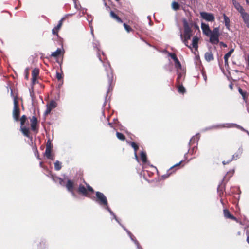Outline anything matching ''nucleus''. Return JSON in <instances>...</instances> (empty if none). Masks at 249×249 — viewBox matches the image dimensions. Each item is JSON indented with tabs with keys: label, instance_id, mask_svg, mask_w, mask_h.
<instances>
[{
	"label": "nucleus",
	"instance_id": "7",
	"mask_svg": "<svg viewBox=\"0 0 249 249\" xmlns=\"http://www.w3.org/2000/svg\"><path fill=\"white\" fill-rule=\"evenodd\" d=\"M200 18L207 22H212L215 20V17L213 14L206 12H200Z\"/></svg>",
	"mask_w": 249,
	"mask_h": 249
},
{
	"label": "nucleus",
	"instance_id": "9",
	"mask_svg": "<svg viewBox=\"0 0 249 249\" xmlns=\"http://www.w3.org/2000/svg\"><path fill=\"white\" fill-rule=\"evenodd\" d=\"M242 151H243L242 148L241 147H240L238 149V151L235 153V154L232 155L231 159L228 160L227 161H223L222 163L224 165H225L226 164H228L229 163L231 162L232 160H236L237 159H239L242 153Z\"/></svg>",
	"mask_w": 249,
	"mask_h": 249
},
{
	"label": "nucleus",
	"instance_id": "8",
	"mask_svg": "<svg viewBox=\"0 0 249 249\" xmlns=\"http://www.w3.org/2000/svg\"><path fill=\"white\" fill-rule=\"evenodd\" d=\"M20 114L19 109L18 107V102L16 98L14 100V109L13 111V116L15 120L17 121L19 120Z\"/></svg>",
	"mask_w": 249,
	"mask_h": 249
},
{
	"label": "nucleus",
	"instance_id": "56",
	"mask_svg": "<svg viewBox=\"0 0 249 249\" xmlns=\"http://www.w3.org/2000/svg\"><path fill=\"white\" fill-rule=\"evenodd\" d=\"M73 15H74L73 13L68 14H66L64 17H65V18H68L69 16H72Z\"/></svg>",
	"mask_w": 249,
	"mask_h": 249
},
{
	"label": "nucleus",
	"instance_id": "43",
	"mask_svg": "<svg viewBox=\"0 0 249 249\" xmlns=\"http://www.w3.org/2000/svg\"><path fill=\"white\" fill-rule=\"evenodd\" d=\"M88 21L89 22V27H90V29H91V33L92 36H94L93 27L92 26V23H91V22L92 21V19H91V20H90L89 19H88Z\"/></svg>",
	"mask_w": 249,
	"mask_h": 249
},
{
	"label": "nucleus",
	"instance_id": "24",
	"mask_svg": "<svg viewBox=\"0 0 249 249\" xmlns=\"http://www.w3.org/2000/svg\"><path fill=\"white\" fill-rule=\"evenodd\" d=\"M110 15L112 18L116 20L118 22L122 23V20L119 18L113 11H111L110 12Z\"/></svg>",
	"mask_w": 249,
	"mask_h": 249
},
{
	"label": "nucleus",
	"instance_id": "17",
	"mask_svg": "<svg viewBox=\"0 0 249 249\" xmlns=\"http://www.w3.org/2000/svg\"><path fill=\"white\" fill-rule=\"evenodd\" d=\"M182 162V161H180L179 162H178V163H177L176 164L173 165L172 167H171L167 171V173L162 175V178L164 179H165L166 178H167L168 177H169L170 176V175L172 174V172H171V171L175 167H177L178 165H179L180 164V163Z\"/></svg>",
	"mask_w": 249,
	"mask_h": 249
},
{
	"label": "nucleus",
	"instance_id": "6",
	"mask_svg": "<svg viewBox=\"0 0 249 249\" xmlns=\"http://www.w3.org/2000/svg\"><path fill=\"white\" fill-rule=\"evenodd\" d=\"M183 26L184 28V33L183 35L192 34V27L193 25V21L190 20L189 22L186 18L182 19Z\"/></svg>",
	"mask_w": 249,
	"mask_h": 249
},
{
	"label": "nucleus",
	"instance_id": "40",
	"mask_svg": "<svg viewBox=\"0 0 249 249\" xmlns=\"http://www.w3.org/2000/svg\"><path fill=\"white\" fill-rule=\"evenodd\" d=\"M238 91L242 95V96L244 99H245L246 97L247 92L243 91L242 90V89H241V88H238Z\"/></svg>",
	"mask_w": 249,
	"mask_h": 249
},
{
	"label": "nucleus",
	"instance_id": "52",
	"mask_svg": "<svg viewBox=\"0 0 249 249\" xmlns=\"http://www.w3.org/2000/svg\"><path fill=\"white\" fill-rule=\"evenodd\" d=\"M58 179L59 180V183H60V184L61 185H62V186H64L65 185V183H64V180L62 178H60Z\"/></svg>",
	"mask_w": 249,
	"mask_h": 249
},
{
	"label": "nucleus",
	"instance_id": "25",
	"mask_svg": "<svg viewBox=\"0 0 249 249\" xmlns=\"http://www.w3.org/2000/svg\"><path fill=\"white\" fill-rule=\"evenodd\" d=\"M57 104L54 100H51L49 103L47 104L46 107H49L52 110L57 107Z\"/></svg>",
	"mask_w": 249,
	"mask_h": 249
},
{
	"label": "nucleus",
	"instance_id": "47",
	"mask_svg": "<svg viewBox=\"0 0 249 249\" xmlns=\"http://www.w3.org/2000/svg\"><path fill=\"white\" fill-rule=\"evenodd\" d=\"M52 144L50 140H48L46 144V148L52 149Z\"/></svg>",
	"mask_w": 249,
	"mask_h": 249
},
{
	"label": "nucleus",
	"instance_id": "4",
	"mask_svg": "<svg viewBox=\"0 0 249 249\" xmlns=\"http://www.w3.org/2000/svg\"><path fill=\"white\" fill-rule=\"evenodd\" d=\"M236 127L237 128H239L241 129V130L246 132L247 131L245 130L243 127L239 125L238 124H236L234 123H225V124H219L216 125H213L209 128H207L205 129L206 130H209L211 129H217V128H231V127Z\"/></svg>",
	"mask_w": 249,
	"mask_h": 249
},
{
	"label": "nucleus",
	"instance_id": "62",
	"mask_svg": "<svg viewBox=\"0 0 249 249\" xmlns=\"http://www.w3.org/2000/svg\"><path fill=\"white\" fill-rule=\"evenodd\" d=\"M204 80H205V81H206L207 78H206V76H204Z\"/></svg>",
	"mask_w": 249,
	"mask_h": 249
},
{
	"label": "nucleus",
	"instance_id": "46",
	"mask_svg": "<svg viewBox=\"0 0 249 249\" xmlns=\"http://www.w3.org/2000/svg\"><path fill=\"white\" fill-rule=\"evenodd\" d=\"M111 72H112V69H111ZM112 74L113 75V73H112ZM107 78H108V77L107 76ZM112 81H113V76L112 77ZM108 82H109V78H108ZM112 82H111V83L110 84L109 83H108V91L107 92V94L108 92H109V90H110V89H112V87H111V84H112Z\"/></svg>",
	"mask_w": 249,
	"mask_h": 249
},
{
	"label": "nucleus",
	"instance_id": "50",
	"mask_svg": "<svg viewBox=\"0 0 249 249\" xmlns=\"http://www.w3.org/2000/svg\"><path fill=\"white\" fill-rule=\"evenodd\" d=\"M56 75V78L58 80H60L62 78V74L59 73V72L57 71Z\"/></svg>",
	"mask_w": 249,
	"mask_h": 249
},
{
	"label": "nucleus",
	"instance_id": "12",
	"mask_svg": "<svg viewBox=\"0 0 249 249\" xmlns=\"http://www.w3.org/2000/svg\"><path fill=\"white\" fill-rule=\"evenodd\" d=\"M66 187L68 191L71 192L73 197L74 198H76L77 196L73 191L74 186L73 182L71 180H68L67 181V183L66 185Z\"/></svg>",
	"mask_w": 249,
	"mask_h": 249
},
{
	"label": "nucleus",
	"instance_id": "63",
	"mask_svg": "<svg viewBox=\"0 0 249 249\" xmlns=\"http://www.w3.org/2000/svg\"><path fill=\"white\" fill-rule=\"evenodd\" d=\"M248 66H249V56L248 57Z\"/></svg>",
	"mask_w": 249,
	"mask_h": 249
},
{
	"label": "nucleus",
	"instance_id": "57",
	"mask_svg": "<svg viewBox=\"0 0 249 249\" xmlns=\"http://www.w3.org/2000/svg\"><path fill=\"white\" fill-rule=\"evenodd\" d=\"M37 77H32V82L33 83L36 80Z\"/></svg>",
	"mask_w": 249,
	"mask_h": 249
},
{
	"label": "nucleus",
	"instance_id": "22",
	"mask_svg": "<svg viewBox=\"0 0 249 249\" xmlns=\"http://www.w3.org/2000/svg\"><path fill=\"white\" fill-rule=\"evenodd\" d=\"M241 17L244 23L246 24L247 27L249 28V15L247 13Z\"/></svg>",
	"mask_w": 249,
	"mask_h": 249
},
{
	"label": "nucleus",
	"instance_id": "37",
	"mask_svg": "<svg viewBox=\"0 0 249 249\" xmlns=\"http://www.w3.org/2000/svg\"><path fill=\"white\" fill-rule=\"evenodd\" d=\"M175 63V67L177 68V70H178V69H181V65L178 59L177 58L174 60Z\"/></svg>",
	"mask_w": 249,
	"mask_h": 249
},
{
	"label": "nucleus",
	"instance_id": "26",
	"mask_svg": "<svg viewBox=\"0 0 249 249\" xmlns=\"http://www.w3.org/2000/svg\"><path fill=\"white\" fill-rule=\"evenodd\" d=\"M21 131H22V133L26 137H28L29 136V129L28 128H27L25 126H23L21 125L20 127Z\"/></svg>",
	"mask_w": 249,
	"mask_h": 249
},
{
	"label": "nucleus",
	"instance_id": "64",
	"mask_svg": "<svg viewBox=\"0 0 249 249\" xmlns=\"http://www.w3.org/2000/svg\"><path fill=\"white\" fill-rule=\"evenodd\" d=\"M246 133L248 134V135L249 136V132L248 130H247V131H246Z\"/></svg>",
	"mask_w": 249,
	"mask_h": 249
},
{
	"label": "nucleus",
	"instance_id": "13",
	"mask_svg": "<svg viewBox=\"0 0 249 249\" xmlns=\"http://www.w3.org/2000/svg\"><path fill=\"white\" fill-rule=\"evenodd\" d=\"M192 36V34L183 35L181 32H180V36L182 41L184 43L185 46L189 48H191V47L188 45V40L190 39Z\"/></svg>",
	"mask_w": 249,
	"mask_h": 249
},
{
	"label": "nucleus",
	"instance_id": "53",
	"mask_svg": "<svg viewBox=\"0 0 249 249\" xmlns=\"http://www.w3.org/2000/svg\"><path fill=\"white\" fill-rule=\"evenodd\" d=\"M52 34L53 35H57L58 30H56V29L55 28H54L53 29H52Z\"/></svg>",
	"mask_w": 249,
	"mask_h": 249
},
{
	"label": "nucleus",
	"instance_id": "33",
	"mask_svg": "<svg viewBox=\"0 0 249 249\" xmlns=\"http://www.w3.org/2000/svg\"><path fill=\"white\" fill-rule=\"evenodd\" d=\"M65 17H63L58 22V24L54 28L56 30H59L60 28L61 27L63 21L65 20Z\"/></svg>",
	"mask_w": 249,
	"mask_h": 249
},
{
	"label": "nucleus",
	"instance_id": "14",
	"mask_svg": "<svg viewBox=\"0 0 249 249\" xmlns=\"http://www.w3.org/2000/svg\"><path fill=\"white\" fill-rule=\"evenodd\" d=\"M30 121L31 123V129L33 131H35L36 129V124H37V118L35 116H33L32 118L31 119Z\"/></svg>",
	"mask_w": 249,
	"mask_h": 249
},
{
	"label": "nucleus",
	"instance_id": "39",
	"mask_svg": "<svg viewBox=\"0 0 249 249\" xmlns=\"http://www.w3.org/2000/svg\"><path fill=\"white\" fill-rule=\"evenodd\" d=\"M130 144L133 148L135 152H136L137 150L139 148L138 146L134 142H130Z\"/></svg>",
	"mask_w": 249,
	"mask_h": 249
},
{
	"label": "nucleus",
	"instance_id": "48",
	"mask_svg": "<svg viewBox=\"0 0 249 249\" xmlns=\"http://www.w3.org/2000/svg\"><path fill=\"white\" fill-rule=\"evenodd\" d=\"M51 110H52L51 108H50L49 107H47L46 109V110H45V112L44 113V115L45 116L47 115L48 114H49L51 112Z\"/></svg>",
	"mask_w": 249,
	"mask_h": 249
},
{
	"label": "nucleus",
	"instance_id": "41",
	"mask_svg": "<svg viewBox=\"0 0 249 249\" xmlns=\"http://www.w3.org/2000/svg\"><path fill=\"white\" fill-rule=\"evenodd\" d=\"M234 170H231V171H229V172H228L227 173V175L224 177L223 180L226 179V176L228 175H229V178L232 177L234 174Z\"/></svg>",
	"mask_w": 249,
	"mask_h": 249
},
{
	"label": "nucleus",
	"instance_id": "55",
	"mask_svg": "<svg viewBox=\"0 0 249 249\" xmlns=\"http://www.w3.org/2000/svg\"><path fill=\"white\" fill-rule=\"evenodd\" d=\"M220 46H223L224 47H226L227 46V45L224 43L223 42H220Z\"/></svg>",
	"mask_w": 249,
	"mask_h": 249
},
{
	"label": "nucleus",
	"instance_id": "27",
	"mask_svg": "<svg viewBox=\"0 0 249 249\" xmlns=\"http://www.w3.org/2000/svg\"><path fill=\"white\" fill-rule=\"evenodd\" d=\"M198 38L196 36H194L192 40V46L194 48H197L198 47Z\"/></svg>",
	"mask_w": 249,
	"mask_h": 249
},
{
	"label": "nucleus",
	"instance_id": "36",
	"mask_svg": "<svg viewBox=\"0 0 249 249\" xmlns=\"http://www.w3.org/2000/svg\"><path fill=\"white\" fill-rule=\"evenodd\" d=\"M116 136L117 138L121 141H124L125 139V136L121 133L117 132Z\"/></svg>",
	"mask_w": 249,
	"mask_h": 249
},
{
	"label": "nucleus",
	"instance_id": "10",
	"mask_svg": "<svg viewBox=\"0 0 249 249\" xmlns=\"http://www.w3.org/2000/svg\"><path fill=\"white\" fill-rule=\"evenodd\" d=\"M122 227V228L126 231V232L127 233L128 235H129V237L130 238L131 240L134 242L135 244L136 245L137 249H141V247L138 241L135 239V237L133 236V235L127 229L125 228L124 226L122 225L120 222L118 223Z\"/></svg>",
	"mask_w": 249,
	"mask_h": 249
},
{
	"label": "nucleus",
	"instance_id": "18",
	"mask_svg": "<svg viewBox=\"0 0 249 249\" xmlns=\"http://www.w3.org/2000/svg\"><path fill=\"white\" fill-rule=\"evenodd\" d=\"M199 139V134H196L195 136L192 137L190 140L189 145L190 146L195 144L196 142L197 143L198 140ZM197 145V143H196Z\"/></svg>",
	"mask_w": 249,
	"mask_h": 249
},
{
	"label": "nucleus",
	"instance_id": "42",
	"mask_svg": "<svg viewBox=\"0 0 249 249\" xmlns=\"http://www.w3.org/2000/svg\"><path fill=\"white\" fill-rule=\"evenodd\" d=\"M217 192L220 196H221V194L223 193V188L220 185H218L217 187Z\"/></svg>",
	"mask_w": 249,
	"mask_h": 249
},
{
	"label": "nucleus",
	"instance_id": "32",
	"mask_svg": "<svg viewBox=\"0 0 249 249\" xmlns=\"http://www.w3.org/2000/svg\"><path fill=\"white\" fill-rule=\"evenodd\" d=\"M178 92L181 94H184L185 92V88L182 86V85L178 84Z\"/></svg>",
	"mask_w": 249,
	"mask_h": 249
},
{
	"label": "nucleus",
	"instance_id": "2",
	"mask_svg": "<svg viewBox=\"0 0 249 249\" xmlns=\"http://www.w3.org/2000/svg\"><path fill=\"white\" fill-rule=\"evenodd\" d=\"M95 202L102 207H105V209L113 216V218L118 222L119 221L115 214L108 206L107 200L106 196L100 192H96V198L94 199Z\"/></svg>",
	"mask_w": 249,
	"mask_h": 249
},
{
	"label": "nucleus",
	"instance_id": "21",
	"mask_svg": "<svg viewBox=\"0 0 249 249\" xmlns=\"http://www.w3.org/2000/svg\"><path fill=\"white\" fill-rule=\"evenodd\" d=\"M44 155L48 159L52 160L54 159L53 156L51 154V149L46 148Z\"/></svg>",
	"mask_w": 249,
	"mask_h": 249
},
{
	"label": "nucleus",
	"instance_id": "61",
	"mask_svg": "<svg viewBox=\"0 0 249 249\" xmlns=\"http://www.w3.org/2000/svg\"><path fill=\"white\" fill-rule=\"evenodd\" d=\"M229 87H230V89H232L233 87H232V84H231V83L229 85Z\"/></svg>",
	"mask_w": 249,
	"mask_h": 249
},
{
	"label": "nucleus",
	"instance_id": "45",
	"mask_svg": "<svg viewBox=\"0 0 249 249\" xmlns=\"http://www.w3.org/2000/svg\"><path fill=\"white\" fill-rule=\"evenodd\" d=\"M168 55H169L170 57H171V58L172 59H173V60H174V61L175 60H176V59L177 58V56H176V55L175 53H169Z\"/></svg>",
	"mask_w": 249,
	"mask_h": 249
},
{
	"label": "nucleus",
	"instance_id": "5",
	"mask_svg": "<svg viewBox=\"0 0 249 249\" xmlns=\"http://www.w3.org/2000/svg\"><path fill=\"white\" fill-rule=\"evenodd\" d=\"M236 127L237 128H239L241 129V130L246 132L247 131L245 130L243 127L239 125L238 124H236L234 123H225V124H219L216 125H213L209 128H207L205 129L206 130H209L211 129H217V128H231V127Z\"/></svg>",
	"mask_w": 249,
	"mask_h": 249
},
{
	"label": "nucleus",
	"instance_id": "31",
	"mask_svg": "<svg viewBox=\"0 0 249 249\" xmlns=\"http://www.w3.org/2000/svg\"><path fill=\"white\" fill-rule=\"evenodd\" d=\"M61 163L58 160L56 161L54 163V168L55 170H60L61 168Z\"/></svg>",
	"mask_w": 249,
	"mask_h": 249
},
{
	"label": "nucleus",
	"instance_id": "59",
	"mask_svg": "<svg viewBox=\"0 0 249 249\" xmlns=\"http://www.w3.org/2000/svg\"><path fill=\"white\" fill-rule=\"evenodd\" d=\"M28 71H29V68H26V69L25 70V72L27 73V74H28Z\"/></svg>",
	"mask_w": 249,
	"mask_h": 249
},
{
	"label": "nucleus",
	"instance_id": "49",
	"mask_svg": "<svg viewBox=\"0 0 249 249\" xmlns=\"http://www.w3.org/2000/svg\"><path fill=\"white\" fill-rule=\"evenodd\" d=\"M78 0H76L75 1H73L74 2V7L75 9H76L77 10H79L80 9V8H81V5L80 4H77V1Z\"/></svg>",
	"mask_w": 249,
	"mask_h": 249
},
{
	"label": "nucleus",
	"instance_id": "34",
	"mask_svg": "<svg viewBox=\"0 0 249 249\" xmlns=\"http://www.w3.org/2000/svg\"><path fill=\"white\" fill-rule=\"evenodd\" d=\"M39 69L37 68H35L32 72V77H37L39 74Z\"/></svg>",
	"mask_w": 249,
	"mask_h": 249
},
{
	"label": "nucleus",
	"instance_id": "60",
	"mask_svg": "<svg viewBox=\"0 0 249 249\" xmlns=\"http://www.w3.org/2000/svg\"><path fill=\"white\" fill-rule=\"evenodd\" d=\"M246 240L247 243L249 244V235L247 236Z\"/></svg>",
	"mask_w": 249,
	"mask_h": 249
},
{
	"label": "nucleus",
	"instance_id": "28",
	"mask_svg": "<svg viewBox=\"0 0 249 249\" xmlns=\"http://www.w3.org/2000/svg\"><path fill=\"white\" fill-rule=\"evenodd\" d=\"M61 53V49L57 48V49L54 52H53L51 55V56L53 57H57L60 55Z\"/></svg>",
	"mask_w": 249,
	"mask_h": 249
},
{
	"label": "nucleus",
	"instance_id": "30",
	"mask_svg": "<svg viewBox=\"0 0 249 249\" xmlns=\"http://www.w3.org/2000/svg\"><path fill=\"white\" fill-rule=\"evenodd\" d=\"M177 74L178 77L177 78V82H178V84H179L181 82V80L184 75V73L183 72H179L178 70H177Z\"/></svg>",
	"mask_w": 249,
	"mask_h": 249
},
{
	"label": "nucleus",
	"instance_id": "38",
	"mask_svg": "<svg viewBox=\"0 0 249 249\" xmlns=\"http://www.w3.org/2000/svg\"><path fill=\"white\" fill-rule=\"evenodd\" d=\"M26 119H27V117L25 115H23L21 116V117L20 118V124H21V126L23 125Z\"/></svg>",
	"mask_w": 249,
	"mask_h": 249
},
{
	"label": "nucleus",
	"instance_id": "44",
	"mask_svg": "<svg viewBox=\"0 0 249 249\" xmlns=\"http://www.w3.org/2000/svg\"><path fill=\"white\" fill-rule=\"evenodd\" d=\"M123 25H124V27L125 28V29L128 32H129L131 31L132 29H131V27L129 25H127L126 23H124Z\"/></svg>",
	"mask_w": 249,
	"mask_h": 249
},
{
	"label": "nucleus",
	"instance_id": "15",
	"mask_svg": "<svg viewBox=\"0 0 249 249\" xmlns=\"http://www.w3.org/2000/svg\"><path fill=\"white\" fill-rule=\"evenodd\" d=\"M234 51V49H231L224 55V64L225 66H228V59Z\"/></svg>",
	"mask_w": 249,
	"mask_h": 249
},
{
	"label": "nucleus",
	"instance_id": "20",
	"mask_svg": "<svg viewBox=\"0 0 249 249\" xmlns=\"http://www.w3.org/2000/svg\"><path fill=\"white\" fill-rule=\"evenodd\" d=\"M78 191L80 193L82 194L84 196H88V193L87 192V190L84 186L80 184L78 188Z\"/></svg>",
	"mask_w": 249,
	"mask_h": 249
},
{
	"label": "nucleus",
	"instance_id": "11",
	"mask_svg": "<svg viewBox=\"0 0 249 249\" xmlns=\"http://www.w3.org/2000/svg\"><path fill=\"white\" fill-rule=\"evenodd\" d=\"M232 2L234 7L240 13L241 16L244 15V14L247 13V12H245L243 7L236 0H232Z\"/></svg>",
	"mask_w": 249,
	"mask_h": 249
},
{
	"label": "nucleus",
	"instance_id": "19",
	"mask_svg": "<svg viewBox=\"0 0 249 249\" xmlns=\"http://www.w3.org/2000/svg\"><path fill=\"white\" fill-rule=\"evenodd\" d=\"M205 58L208 62H210L213 60L214 57L211 51L207 52L205 53Z\"/></svg>",
	"mask_w": 249,
	"mask_h": 249
},
{
	"label": "nucleus",
	"instance_id": "58",
	"mask_svg": "<svg viewBox=\"0 0 249 249\" xmlns=\"http://www.w3.org/2000/svg\"><path fill=\"white\" fill-rule=\"evenodd\" d=\"M135 159H136L137 160H138V157L137 155V153L136 152H135Z\"/></svg>",
	"mask_w": 249,
	"mask_h": 249
},
{
	"label": "nucleus",
	"instance_id": "29",
	"mask_svg": "<svg viewBox=\"0 0 249 249\" xmlns=\"http://www.w3.org/2000/svg\"><path fill=\"white\" fill-rule=\"evenodd\" d=\"M141 158L142 160V162L143 163H146L147 162V156L145 152L143 151H142L141 153Z\"/></svg>",
	"mask_w": 249,
	"mask_h": 249
},
{
	"label": "nucleus",
	"instance_id": "51",
	"mask_svg": "<svg viewBox=\"0 0 249 249\" xmlns=\"http://www.w3.org/2000/svg\"><path fill=\"white\" fill-rule=\"evenodd\" d=\"M87 190L89 191H90V192H93V188L90 186L89 184H87Z\"/></svg>",
	"mask_w": 249,
	"mask_h": 249
},
{
	"label": "nucleus",
	"instance_id": "23",
	"mask_svg": "<svg viewBox=\"0 0 249 249\" xmlns=\"http://www.w3.org/2000/svg\"><path fill=\"white\" fill-rule=\"evenodd\" d=\"M223 18L225 25L227 29H229L230 26V20L229 18L225 14H223Z\"/></svg>",
	"mask_w": 249,
	"mask_h": 249
},
{
	"label": "nucleus",
	"instance_id": "35",
	"mask_svg": "<svg viewBox=\"0 0 249 249\" xmlns=\"http://www.w3.org/2000/svg\"><path fill=\"white\" fill-rule=\"evenodd\" d=\"M172 7L174 10H178L179 9L180 5L178 3L174 1L172 4Z\"/></svg>",
	"mask_w": 249,
	"mask_h": 249
},
{
	"label": "nucleus",
	"instance_id": "16",
	"mask_svg": "<svg viewBox=\"0 0 249 249\" xmlns=\"http://www.w3.org/2000/svg\"><path fill=\"white\" fill-rule=\"evenodd\" d=\"M223 213L224 217L226 218H229L234 220L236 219V217H235L233 215L231 214L230 212L228 209H224Z\"/></svg>",
	"mask_w": 249,
	"mask_h": 249
},
{
	"label": "nucleus",
	"instance_id": "3",
	"mask_svg": "<svg viewBox=\"0 0 249 249\" xmlns=\"http://www.w3.org/2000/svg\"><path fill=\"white\" fill-rule=\"evenodd\" d=\"M99 45V42L98 41L94 40L93 42V46L94 49H96L97 51V57H98L99 60L102 62L103 64V66L105 68V70L107 72V75L108 77L109 78V83L110 84L112 82V72L111 71V67L110 64L107 61V62H106L105 60H103L101 58V55L100 53V50L99 48L98 47V46Z\"/></svg>",
	"mask_w": 249,
	"mask_h": 249
},
{
	"label": "nucleus",
	"instance_id": "54",
	"mask_svg": "<svg viewBox=\"0 0 249 249\" xmlns=\"http://www.w3.org/2000/svg\"><path fill=\"white\" fill-rule=\"evenodd\" d=\"M196 149H197L196 146H194L192 148V149H191L190 152H192V153H194V152H196Z\"/></svg>",
	"mask_w": 249,
	"mask_h": 249
},
{
	"label": "nucleus",
	"instance_id": "1",
	"mask_svg": "<svg viewBox=\"0 0 249 249\" xmlns=\"http://www.w3.org/2000/svg\"><path fill=\"white\" fill-rule=\"evenodd\" d=\"M201 28L203 34L210 37V42L212 44L216 45L219 42V37L220 34L218 27H215L211 30L208 24L202 22Z\"/></svg>",
	"mask_w": 249,
	"mask_h": 249
}]
</instances>
